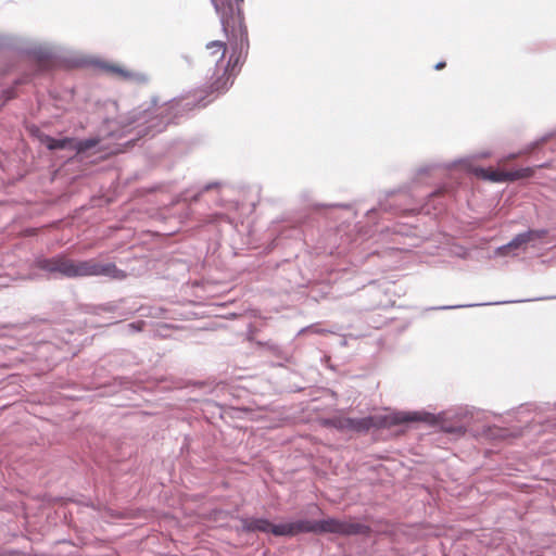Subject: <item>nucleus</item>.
Masks as SVG:
<instances>
[{"label":"nucleus","mask_w":556,"mask_h":556,"mask_svg":"<svg viewBox=\"0 0 556 556\" xmlns=\"http://www.w3.org/2000/svg\"><path fill=\"white\" fill-rule=\"evenodd\" d=\"M248 46L244 37H227V41L215 40L206 46L210 54L216 56L217 66L224 71L223 76L213 84L215 90H226L232 84L231 77L245 55Z\"/></svg>","instance_id":"1"},{"label":"nucleus","mask_w":556,"mask_h":556,"mask_svg":"<svg viewBox=\"0 0 556 556\" xmlns=\"http://www.w3.org/2000/svg\"><path fill=\"white\" fill-rule=\"evenodd\" d=\"M39 266L49 273H58L71 278L87 276L119 277V270L114 264H101L94 260L73 261L60 256L51 260H43L39 262Z\"/></svg>","instance_id":"2"},{"label":"nucleus","mask_w":556,"mask_h":556,"mask_svg":"<svg viewBox=\"0 0 556 556\" xmlns=\"http://www.w3.org/2000/svg\"><path fill=\"white\" fill-rule=\"evenodd\" d=\"M249 530H258L263 532H271L276 535H291L303 531L314 532H332V533H349L350 526L333 519H325L314 522H298V523H279L273 525L267 520L257 519L248 525Z\"/></svg>","instance_id":"3"},{"label":"nucleus","mask_w":556,"mask_h":556,"mask_svg":"<svg viewBox=\"0 0 556 556\" xmlns=\"http://www.w3.org/2000/svg\"><path fill=\"white\" fill-rule=\"evenodd\" d=\"M244 0H211L219 17L223 35H248L242 4Z\"/></svg>","instance_id":"4"},{"label":"nucleus","mask_w":556,"mask_h":556,"mask_svg":"<svg viewBox=\"0 0 556 556\" xmlns=\"http://www.w3.org/2000/svg\"><path fill=\"white\" fill-rule=\"evenodd\" d=\"M425 420L428 422H434L435 418L433 415L428 413H397L387 415L383 418L376 417H364V418H344L340 421V427L354 430L365 431L371 427L388 426L392 424H399L404 421Z\"/></svg>","instance_id":"5"},{"label":"nucleus","mask_w":556,"mask_h":556,"mask_svg":"<svg viewBox=\"0 0 556 556\" xmlns=\"http://www.w3.org/2000/svg\"><path fill=\"white\" fill-rule=\"evenodd\" d=\"M41 141L50 149V150H56V149H67L75 152H80L84 150H87L93 146H96L97 141L94 140H85V141H77L71 138H64V139H54L51 137L46 136L41 139Z\"/></svg>","instance_id":"6"},{"label":"nucleus","mask_w":556,"mask_h":556,"mask_svg":"<svg viewBox=\"0 0 556 556\" xmlns=\"http://www.w3.org/2000/svg\"><path fill=\"white\" fill-rule=\"evenodd\" d=\"M544 235V230H530L523 233H519L509 243L497 248L495 251V255H507L510 251L517 250L523 247L525 244L534 241L535 239L542 238Z\"/></svg>","instance_id":"7"},{"label":"nucleus","mask_w":556,"mask_h":556,"mask_svg":"<svg viewBox=\"0 0 556 556\" xmlns=\"http://www.w3.org/2000/svg\"><path fill=\"white\" fill-rule=\"evenodd\" d=\"M475 173L477 176L494 182H504L508 180H515L521 177V174L519 172H500L484 168H477L475 169Z\"/></svg>","instance_id":"8"},{"label":"nucleus","mask_w":556,"mask_h":556,"mask_svg":"<svg viewBox=\"0 0 556 556\" xmlns=\"http://www.w3.org/2000/svg\"><path fill=\"white\" fill-rule=\"evenodd\" d=\"M106 70L111 73L118 75L121 78L125 80H134V81H143L146 80L144 75L131 71H127L119 66L110 65L106 66Z\"/></svg>","instance_id":"9"},{"label":"nucleus","mask_w":556,"mask_h":556,"mask_svg":"<svg viewBox=\"0 0 556 556\" xmlns=\"http://www.w3.org/2000/svg\"><path fill=\"white\" fill-rule=\"evenodd\" d=\"M444 66H445L444 62H439L438 64H435L434 68L435 70H442Z\"/></svg>","instance_id":"10"},{"label":"nucleus","mask_w":556,"mask_h":556,"mask_svg":"<svg viewBox=\"0 0 556 556\" xmlns=\"http://www.w3.org/2000/svg\"><path fill=\"white\" fill-rule=\"evenodd\" d=\"M151 123H152V124L150 125V127H154V128H156V130H157V131H161V130L163 129V127H159V125H157V124H154L152 121H151Z\"/></svg>","instance_id":"11"},{"label":"nucleus","mask_w":556,"mask_h":556,"mask_svg":"<svg viewBox=\"0 0 556 556\" xmlns=\"http://www.w3.org/2000/svg\"><path fill=\"white\" fill-rule=\"evenodd\" d=\"M131 328L136 329V330H140L141 329V324H139L138 326L136 324H131L129 325Z\"/></svg>","instance_id":"12"},{"label":"nucleus","mask_w":556,"mask_h":556,"mask_svg":"<svg viewBox=\"0 0 556 556\" xmlns=\"http://www.w3.org/2000/svg\"><path fill=\"white\" fill-rule=\"evenodd\" d=\"M178 105H179V103H178V102H173V103H170V105L168 106V109L173 110V109L177 108Z\"/></svg>","instance_id":"13"},{"label":"nucleus","mask_w":556,"mask_h":556,"mask_svg":"<svg viewBox=\"0 0 556 556\" xmlns=\"http://www.w3.org/2000/svg\"><path fill=\"white\" fill-rule=\"evenodd\" d=\"M165 111H168V108L162 109L161 113H164Z\"/></svg>","instance_id":"14"},{"label":"nucleus","mask_w":556,"mask_h":556,"mask_svg":"<svg viewBox=\"0 0 556 556\" xmlns=\"http://www.w3.org/2000/svg\"><path fill=\"white\" fill-rule=\"evenodd\" d=\"M165 111H168V108L162 109L161 113H164Z\"/></svg>","instance_id":"15"},{"label":"nucleus","mask_w":556,"mask_h":556,"mask_svg":"<svg viewBox=\"0 0 556 556\" xmlns=\"http://www.w3.org/2000/svg\"><path fill=\"white\" fill-rule=\"evenodd\" d=\"M165 111H168V108L162 109L161 113H164Z\"/></svg>","instance_id":"16"}]
</instances>
